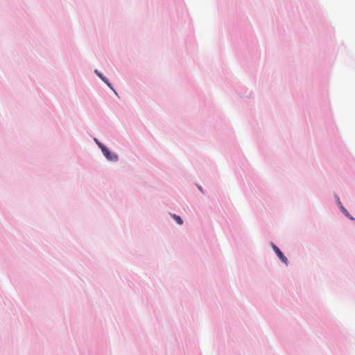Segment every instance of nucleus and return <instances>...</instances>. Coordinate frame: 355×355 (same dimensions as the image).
Returning a JSON list of instances; mask_svg holds the SVG:
<instances>
[{
  "label": "nucleus",
  "mask_w": 355,
  "mask_h": 355,
  "mask_svg": "<svg viewBox=\"0 0 355 355\" xmlns=\"http://www.w3.org/2000/svg\"><path fill=\"white\" fill-rule=\"evenodd\" d=\"M272 249L276 253L277 256L279 257V259L286 265L288 264V259L284 255V254L282 252V251L275 245H272Z\"/></svg>",
  "instance_id": "obj_2"
},
{
  "label": "nucleus",
  "mask_w": 355,
  "mask_h": 355,
  "mask_svg": "<svg viewBox=\"0 0 355 355\" xmlns=\"http://www.w3.org/2000/svg\"><path fill=\"white\" fill-rule=\"evenodd\" d=\"M94 140H95L96 144L101 149V150H103V148H105V146L103 144H101L97 139H95Z\"/></svg>",
  "instance_id": "obj_4"
},
{
  "label": "nucleus",
  "mask_w": 355,
  "mask_h": 355,
  "mask_svg": "<svg viewBox=\"0 0 355 355\" xmlns=\"http://www.w3.org/2000/svg\"><path fill=\"white\" fill-rule=\"evenodd\" d=\"M341 209L343 210V213H344L346 216H349V214H348L347 211V210H346V209H345L343 206H341Z\"/></svg>",
  "instance_id": "obj_6"
},
{
  "label": "nucleus",
  "mask_w": 355,
  "mask_h": 355,
  "mask_svg": "<svg viewBox=\"0 0 355 355\" xmlns=\"http://www.w3.org/2000/svg\"><path fill=\"white\" fill-rule=\"evenodd\" d=\"M102 152H103V155H105V157L108 160L113 161V162H116L118 160V156L116 154L110 152V150L107 147L103 148Z\"/></svg>",
  "instance_id": "obj_1"
},
{
  "label": "nucleus",
  "mask_w": 355,
  "mask_h": 355,
  "mask_svg": "<svg viewBox=\"0 0 355 355\" xmlns=\"http://www.w3.org/2000/svg\"><path fill=\"white\" fill-rule=\"evenodd\" d=\"M102 80L111 88L113 89L111 86V84L108 82L107 79L105 78H102Z\"/></svg>",
  "instance_id": "obj_5"
},
{
  "label": "nucleus",
  "mask_w": 355,
  "mask_h": 355,
  "mask_svg": "<svg viewBox=\"0 0 355 355\" xmlns=\"http://www.w3.org/2000/svg\"><path fill=\"white\" fill-rule=\"evenodd\" d=\"M172 217L179 225L183 224V220L180 216L173 214L172 215Z\"/></svg>",
  "instance_id": "obj_3"
},
{
  "label": "nucleus",
  "mask_w": 355,
  "mask_h": 355,
  "mask_svg": "<svg viewBox=\"0 0 355 355\" xmlns=\"http://www.w3.org/2000/svg\"><path fill=\"white\" fill-rule=\"evenodd\" d=\"M95 72L98 75V76H99L101 79H102V78H104L101 73H98V71H97V70H96V71H95Z\"/></svg>",
  "instance_id": "obj_7"
}]
</instances>
